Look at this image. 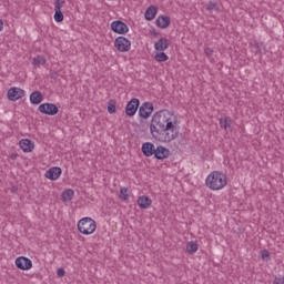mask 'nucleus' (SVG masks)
Returning <instances> with one entry per match:
<instances>
[{
	"label": "nucleus",
	"instance_id": "obj_1",
	"mask_svg": "<svg viewBox=\"0 0 284 284\" xmlns=\"http://www.w3.org/2000/svg\"><path fill=\"white\" fill-rule=\"evenodd\" d=\"M150 132L160 143H172L179 139V123L176 115L169 110H160L152 116Z\"/></svg>",
	"mask_w": 284,
	"mask_h": 284
},
{
	"label": "nucleus",
	"instance_id": "obj_2",
	"mask_svg": "<svg viewBox=\"0 0 284 284\" xmlns=\"http://www.w3.org/2000/svg\"><path fill=\"white\" fill-rule=\"evenodd\" d=\"M205 183L206 187H209L210 190H223V187L227 185V175L220 171H213L207 175Z\"/></svg>",
	"mask_w": 284,
	"mask_h": 284
},
{
	"label": "nucleus",
	"instance_id": "obj_3",
	"mask_svg": "<svg viewBox=\"0 0 284 284\" xmlns=\"http://www.w3.org/2000/svg\"><path fill=\"white\" fill-rule=\"evenodd\" d=\"M78 230L80 234L90 236V234H94L97 231V221L92 220V217H82L78 222Z\"/></svg>",
	"mask_w": 284,
	"mask_h": 284
},
{
	"label": "nucleus",
	"instance_id": "obj_4",
	"mask_svg": "<svg viewBox=\"0 0 284 284\" xmlns=\"http://www.w3.org/2000/svg\"><path fill=\"white\" fill-rule=\"evenodd\" d=\"M114 48H116L118 52H130L132 42H130L125 37L120 36L114 41Z\"/></svg>",
	"mask_w": 284,
	"mask_h": 284
},
{
	"label": "nucleus",
	"instance_id": "obj_5",
	"mask_svg": "<svg viewBox=\"0 0 284 284\" xmlns=\"http://www.w3.org/2000/svg\"><path fill=\"white\" fill-rule=\"evenodd\" d=\"M38 110L41 112V114H48L49 116L59 114V106H57L54 103H42L39 105Z\"/></svg>",
	"mask_w": 284,
	"mask_h": 284
},
{
	"label": "nucleus",
	"instance_id": "obj_6",
	"mask_svg": "<svg viewBox=\"0 0 284 284\" xmlns=\"http://www.w3.org/2000/svg\"><path fill=\"white\" fill-rule=\"evenodd\" d=\"M111 30L112 32H115V34H128V32H130L128 24L121 20L113 21L111 23Z\"/></svg>",
	"mask_w": 284,
	"mask_h": 284
},
{
	"label": "nucleus",
	"instance_id": "obj_7",
	"mask_svg": "<svg viewBox=\"0 0 284 284\" xmlns=\"http://www.w3.org/2000/svg\"><path fill=\"white\" fill-rule=\"evenodd\" d=\"M152 112H154V104H152V102H144L139 108V116H141V119H150Z\"/></svg>",
	"mask_w": 284,
	"mask_h": 284
},
{
	"label": "nucleus",
	"instance_id": "obj_8",
	"mask_svg": "<svg viewBox=\"0 0 284 284\" xmlns=\"http://www.w3.org/2000/svg\"><path fill=\"white\" fill-rule=\"evenodd\" d=\"M7 97L9 101H19V99H23V97H26V91L23 89L13 87L8 90Z\"/></svg>",
	"mask_w": 284,
	"mask_h": 284
},
{
	"label": "nucleus",
	"instance_id": "obj_9",
	"mask_svg": "<svg viewBox=\"0 0 284 284\" xmlns=\"http://www.w3.org/2000/svg\"><path fill=\"white\" fill-rule=\"evenodd\" d=\"M139 105H141V101H139V99H131V101H129L125 106L126 116H134V114H136V111L139 110Z\"/></svg>",
	"mask_w": 284,
	"mask_h": 284
},
{
	"label": "nucleus",
	"instance_id": "obj_10",
	"mask_svg": "<svg viewBox=\"0 0 284 284\" xmlns=\"http://www.w3.org/2000/svg\"><path fill=\"white\" fill-rule=\"evenodd\" d=\"M16 266L22 271L32 270V260L26 256H19L16 258Z\"/></svg>",
	"mask_w": 284,
	"mask_h": 284
},
{
	"label": "nucleus",
	"instance_id": "obj_11",
	"mask_svg": "<svg viewBox=\"0 0 284 284\" xmlns=\"http://www.w3.org/2000/svg\"><path fill=\"white\" fill-rule=\"evenodd\" d=\"M64 4H65V0H55V2H54L55 13H54L53 18L57 23H61L63 21V12H61V8Z\"/></svg>",
	"mask_w": 284,
	"mask_h": 284
},
{
	"label": "nucleus",
	"instance_id": "obj_12",
	"mask_svg": "<svg viewBox=\"0 0 284 284\" xmlns=\"http://www.w3.org/2000/svg\"><path fill=\"white\" fill-rule=\"evenodd\" d=\"M62 172L63 171L61 170V168L52 166L44 173V176H45V179H49L50 181H58V179L61 176Z\"/></svg>",
	"mask_w": 284,
	"mask_h": 284
},
{
	"label": "nucleus",
	"instance_id": "obj_13",
	"mask_svg": "<svg viewBox=\"0 0 284 284\" xmlns=\"http://www.w3.org/2000/svg\"><path fill=\"white\" fill-rule=\"evenodd\" d=\"M153 156L158 159V161H163V159H168V156H170V149L159 145L155 148Z\"/></svg>",
	"mask_w": 284,
	"mask_h": 284
},
{
	"label": "nucleus",
	"instance_id": "obj_14",
	"mask_svg": "<svg viewBox=\"0 0 284 284\" xmlns=\"http://www.w3.org/2000/svg\"><path fill=\"white\" fill-rule=\"evenodd\" d=\"M169 48H170V40H168V38H160L154 44V49L158 52H165V50H168Z\"/></svg>",
	"mask_w": 284,
	"mask_h": 284
},
{
	"label": "nucleus",
	"instance_id": "obj_15",
	"mask_svg": "<svg viewBox=\"0 0 284 284\" xmlns=\"http://www.w3.org/2000/svg\"><path fill=\"white\" fill-rule=\"evenodd\" d=\"M156 146L152 142H145L142 144V154L144 156H154Z\"/></svg>",
	"mask_w": 284,
	"mask_h": 284
},
{
	"label": "nucleus",
	"instance_id": "obj_16",
	"mask_svg": "<svg viewBox=\"0 0 284 284\" xmlns=\"http://www.w3.org/2000/svg\"><path fill=\"white\" fill-rule=\"evenodd\" d=\"M170 23L171 20L168 16H160L155 20V26H158V28H161L162 30H165V28H170Z\"/></svg>",
	"mask_w": 284,
	"mask_h": 284
},
{
	"label": "nucleus",
	"instance_id": "obj_17",
	"mask_svg": "<svg viewBox=\"0 0 284 284\" xmlns=\"http://www.w3.org/2000/svg\"><path fill=\"white\" fill-rule=\"evenodd\" d=\"M138 205L140 207V210H148V207H150L152 205V199L142 195L140 197H138Z\"/></svg>",
	"mask_w": 284,
	"mask_h": 284
},
{
	"label": "nucleus",
	"instance_id": "obj_18",
	"mask_svg": "<svg viewBox=\"0 0 284 284\" xmlns=\"http://www.w3.org/2000/svg\"><path fill=\"white\" fill-rule=\"evenodd\" d=\"M20 148L24 151V152H32V150H34V142L32 140H28V139H22L20 141Z\"/></svg>",
	"mask_w": 284,
	"mask_h": 284
},
{
	"label": "nucleus",
	"instance_id": "obj_19",
	"mask_svg": "<svg viewBox=\"0 0 284 284\" xmlns=\"http://www.w3.org/2000/svg\"><path fill=\"white\" fill-rule=\"evenodd\" d=\"M30 101L32 105H39L43 101V94L40 91H33L30 94Z\"/></svg>",
	"mask_w": 284,
	"mask_h": 284
},
{
	"label": "nucleus",
	"instance_id": "obj_20",
	"mask_svg": "<svg viewBox=\"0 0 284 284\" xmlns=\"http://www.w3.org/2000/svg\"><path fill=\"white\" fill-rule=\"evenodd\" d=\"M158 12H159V8L154 6L149 7L144 13L146 21H152L156 17Z\"/></svg>",
	"mask_w": 284,
	"mask_h": 284
},
{
	"label": "nucleus",
	"instance_id": "obj_21",
	"mask_svg": "<svg viewBox=\"0 0 284 284\" xmlns=\"http://www.w3.org/2000/svg\"><path fill=\"white\" fill-rule=\"evenodd\" d=\"M220 128H222L223 130H230V128H232V118L230 116H224V118H220Z\"/></svg>",
	"mask_w": 284,
	"mask_h": 284
},
{
	"label": "nucleus",
	"instance_id": "obj_22",
	"mask_svg": "<svg viewBox=\"0 0 284 284\" xmlns=\"http://www.w3.org/2000/svg\"><path fill=\"white\" fill-rule=\"evenodd\" d=\"M186 252H189V254H196V252H199V244L194 241L187 242Z\"/></svg>",
	"mask_w": 284,
	"mask_h": 284
},
{
	"label": "nucleus",
	"instance_id": "obj_23",
	"mask_svg": "<svg viewBox=\"0 0 284 284\" xmlns=\"http://www.w3.org/2000/svg\"><path fill=\"white\" fill-rule=\"evenodd\" d=\"M169 59L170 57H168L163 51H160L154 55V60L158 61V63H165Z\"/></svg>",
	"mask_w": 284,
	"mask_h": 284
},
{
	"label": "nucleus",
	"instance_id": "obj_24",
	"mask_svg": "<svg viewBox=\"0 0 284 284\" xmlns=\"http://www.w3.org/2000/svg\"><path fill=\"white\" fill-rule=\"evenodd\" d=\"M74 197V191L72 189H68L62 193V201L65 203L68 201H72Z\"/></svg>",
	"mask_w": 284,
	"mask_h": 284
},
{
	"label": "nucleus",
	"instance_id": "obj_25",
	"mask_svg": "<svg viewBox=\"0 0 284 284\" xmlns=\"http://www.w3.org/2000/svg\"><path fill=\"white\" fill-rule=\"evenodd\" d=\"M32 63L36 68H41V65H45V59L42 55H37L33 58Z\"/></svg>",
	"mask_w": 284,
	"mask_h": 284
},
{
	"label": "nucleus",
	"instance_id": "obj_26",
	"mask_svg": "<svg viewBox=\"0 0 284 284\" xmlns=\"http://www.w3.org/2000/svg\"><path fill=\"white\" fill-rule=\"evenodd\" d=\"M108 112H109V114H115L116 113V103L114 102V100L109 101Z\"/></svg>",
	"mask_w": 284,
	"mask_h": 284
},
{
	"label": "nucleus",
	"instance_id": "obj_27",
	"mask_svg": "<svg viewBox=\"0 0 284 284\" xmlns=\"http://www.w3.org/2000/svg\"><path fill=\"white\" fill-rule=\"evenodd\" d=\"M120 199L121 201H128V199H130V194H128V187H122L120 190Z\"/></svg>",
	"mask_w": 284,
	"mask_h": 284
},
{
	"label": "nucleus",
	"instance_id": "obj_28",
	"mask_svg": "<svg viewBox=\"0 0 284 284\" xmlns=\"http://www.w3.org/2000/svg\"><path fill=\"white\" fill-rule=\"evenodd\" d=\"M206 10H209V12H212V10L219 12V4L216 2L210 1L207 3Z\"/></svg>",
	"mask_w": 284,
	"mask_h": 284
},
{
	"label": "nucleus",
	"instance_id": "obj_29",
	"mask_svg": "<svg viewBox=\"0 0 284 284\" xmlns=\"http://www.w3.org/2000/svg\"><path fill=\"white\" fill-rule=\"evenodd\" d=\"M254 48H256L257 52H262V50H265V44L263 42H254Z\"/></svg>",
	"mask_w": 284,
	"mask_h": 284
},
{
	"label": "nucleus",
	"instance_id": "obj_30",
	"mask_svg": "<svg viewBox=\"0 0 284 284\" xmlns=\"http://www.w3.org/2000/svg\"><path fill=\"white\" fill-rule=\"evenodd\" d=\"M204 54L210 59V57H212V54H214V49L205 48L204 49Z\"/></svg>",
	"mask_w": 284,
	"mask_h": 284
},
{
	"label": "nucleus",
	"instance_id": "obj_31",
	"mask_svg": "<svg viewBox=\"0 0 284 284\" xmlns=\"http://www.w3.org/2000/svg\"><path fill=\"white\" fill-rule=\"evenodd\" d=\"M273 284H284V277H275Z\"/></svg>",
	"mask_w": 284,
	"mask_h": 284
},
{
	"label": "nucleus",
	"instance_id": "obj_32",
	"mask_svg": "<svg viewBox=\"0 0 284 284\" xmlns=\"http://www.w3.org/2000/svg\"><path fill=\"white\" fill-rule=\"evenodd\" d=\"M57 275L60 276V277L65 276V270L59 268V270L57 271Z\"/></svg>",
	"mask_w": 284,
	"mask_h": 284
},
{
	"label": "nucleus",
	"instance_id": "obj_33",
	"mask_svg": "<svg viewBox=\"0 0 284 284\" xmlns=\"http://www.w3.org/2000/svg\"><path fill=\"white\" fill-rule=\"evenodd\" d=\"M262 258H270V252L264 251V252L262 253Z\"/></svg>",
	"mask_w": 284,
	"mask_h": 284
},
{
	"label": "nucleus",
	"instance_id": "obj_34",
	"mask_svg": "<svg viewBox=\"0 0 284 284\" xmlns=\"http://www.w3.org/2000/svg\"><path fill=\"white\" fill-rule=\"evenodd\" d=\"M3 30V20L0 19V32Z\"/></svg>",
	"mask_w": 284,
	"mask_h": 284
}]
</instances>
